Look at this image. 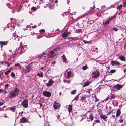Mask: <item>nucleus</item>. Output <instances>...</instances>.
<instances>
[{
  "mask_svg": "<svg viewBox=\"0 0 126 126\" xmlns=\"http://www.w3.org/2000/svg\"><path fill=\"white\" fill-rule=\"evenodd\" d=\"M19 90L17 88H15L14 89L10 92L9 94V98H15L18 96L19 93Z\"/></svg>",
  "mask_w": 126,
  "mask_h": 126,
  "instance_id": "nucleus-1",
  "label": "nucleus"
},
{
  "mask_svg": "<svg viewBox=\"0 0 126 126\" xmlns=\"http://www.w3.org/2000/svg\"><path fill=\"white\" fill-rule=\"evenodd\" d=\"M100 122V121L99 120H95L94 123H93L94 124H95L96 123H99Z\"/></svg>",
  "mask_w": 126,
  "mask_h": 126,
  "instance_id": "nucleus-35",
  "label": "nucleus"
},
{
  "mask_svg": "<svg viewBox=\"0 0 126 126\" xmlns=\"http://www.w3.org/2000/svg\"><path fill=\"white\" fill-rule=\"evenodd\" d=\"M111 64H112V66H114L115 65H118L120 64V63L117 61H111Z\"/></svg>",
  "mask_w": 126,
  "mask_h": 126,
  "instance_id": "nucleus-13",
  "label": "nucleus"
},
{
  "mask_svg": "<svg viewBox=\"0 0 126 126\" xmlns=\"http://www.w3.org/2000/svg\"><path fill=\"white\" fill-rule=\"evenodd\" d=\"M54 83V81L52 79H50L48 81V83L46 84L47 86H50L52 85Z\"/></svg>",
  "mask_w": 126,
  "mask_h": 126,
  "instance_id": "nucleus-9",
  "label": "nucleus"
},
{
  "mask_svg": "<svg viewBox=\"0 0 126 126\" xmlns=\"http://www.w3.org/2000/svg\"><path fill=\"white\" fill-rule=\"evenodd\" d=\"M39 8V6H37L36 7H32L31 9L32 10H33L34 11H36L37 9Z\"/></svg>",
  "mask_w": 126,
  "mask_h": 126,
  "instance_id": "nucleus-24",
  "label": "nucleus"
},
{
  "mask_svg": "<svg viewBox=\"0 0 126 126\" xmlns=\"http://www.w3.org/2000/svg\"><path fill=\"white\" fill-rule=\"evenodd\" d=\"M39 32L40 33L44 32H45V30L43 29H41L39 30Z\"/></svg>",
  "mask_w": 126,
  "mask_h": 126,
  "instance_id": "nucleus-45",
  "label": "nucleus"
},
{
  "mask_svg": "<svg viewBox=\"0 0 126 126\" xmlns=\"http://www.w3.org/2000/svg\"><path fill=\"white\" fill-rule=\"evenodd\" d=\"M91 82H90L89 81H88L85 82L83 84V87H85L86 86H88L91 83Z\"/></svg>",
  "mask_w": 126,
  "mask_h": 126,
  "instance_id": "nucleus-16",
  "label": "nucleus"
},
{
  "mask_svg": "<svg viewBox=\"0 0 126 126\" xmlns=\"http://www.w3.org/2000/svg\"><path fill=\"white\" fill-rule=\"evenodd\" d=\"M94 5L93 7H91L90 8L92 9V10L94 9Z\"/></svg>",
  "mask_w": 126,
  "mask_h": 126,
  "instance_id": "nucleus-61",
  "label": "nucleus"
},
{
  "mask_svg": "<svg viewBox=\"0 0 126 126\" xmlns=\"http://www.w3.org/2000/svg\"><path fill=\"white\" fill-rule=\"evenodd\" d=\"M122 4H120L119 5H118L117 6V8L118 9H120V8H121L122 7Z\"/></svg>",
  "mask_w": 126,
  "mask_h": 126,
  "instance_id": "nucleus-47",
  "label": "nucleus"
},
{
  "mask_svg": "<svg viewBox=\"0 0 126 126\" xmlns=\"http://www.w3.org/2000/svg\"><path fill=\"white\" fill-rule=\"evenodd\" d=\"M2 92H3V93L4 94H6L7 93V92L5 90H3L2 89H0V93H1Z\"/></svg>",
  "mask_w": 126,
  "mask_h": 126,
  "instance_id": "nucleus-30",
  "label": "nucleus"
},
{
  "mask_svg": "<svg viewBox=\"0 0 126 126\" xmlns=\"http://www.w3.org/2000/svg\"><path fill=\"white\" fill-rule=\"evenodd\" d=\"M53 0H49V8L50 9H53L54 8V4L53 3Z\"/></svg>",
  "mask_w": 126,
  "mask_h": 126,
  "instance_id": "nucleus-11",
  "label": "nucleus"
},
{
  "mask_svg": "<svg viewBox=\"0 0 126 126\" xmlns=\"http://www.w3.org/2000/svg\"><path fill=\"white\" fill-rule=\"evenodd\" d=\"M70 38L72 40H76L78 39V37H70Z\"/></svg>",
  "mask_w": 126,
  "mask_h": 126,
  "instance_id": "nucleus-29",
  "label": "nucleus"
},
{
  "mask_svg": "<svg viewBox=\"0 0 126 126\" xmlns=\"http://www.w3.org/2000/svg\"><path fill=\"white\" fill-rule=\"evenodd\" d=\"M115 16H111L110 17L109 16L108 17V19L105 22L103 21V25L104 26H106L109 23V22L113 19L115 17Z\"/></svg>",
  "mask_w": 126,
  "mask_h": 126,
  "instance_id": "nucleus-2",
  "label": "nucleus"
},
{
  "mask_svg": "<svg viewBox=\"0 0 126 126\" xmlns=\"http://www.w3.org/2000/svg\"><path fill=\"white\" fill-rule=\"evenodd\" d=\"M123 85H120L119 84H117L114 86V88L115 89L118 90L122 88Z\"/></svg>",
  "mask_w": 126,
  "mask_h": 126,
  "instance_id": "nucleus-10",
  "label": "nucleus"
},
{
  "mask_svg": "<svg viewBox=\"0 0 126 126\" xmlns=\"http://www.w3.org/2000/svg\"><path fill=\"white\" fill-rule=\"evenodd\" d=\"M11 76L12 77L14 78L15 77V74L12 72L11 73Z\"/></svg>",
  "mask_w": 126,
  "mask_h": 126,
  "instance_id": "nucleus-44",
  "label": "nucleus"
},
{
  "mask_svg": "<svg viewBox=\"0 0 126 126\" xmlns=\"http://www.w3.org/2000/svg\"><path fill=\"white\" fill-rule=\"evenodd\" d=\"M74 14V15H75V13L74 12V13H70V14L71 15H72Z\"/></svg>",
  "mask_w": 126,
  "mask_h": 126,
  "instance_id": "nucleus-62",
  "label": "nucleus"
},
{
  "mask_svg": "<svg viewBox=\"0 0 126 126\" xmlns=\"http://www.w3.org/2000/svg\"><path fill=\"white\" fill-rule=\"evenodd\" d=\"M68 111L70 113L72 111V105H69L68 108Z\"/></svg>",
  "mask_w": 126,
  "mask_h": 126,
  "instance_id": "nucleus-21",
  "label": "nucleus"
},
{
  "mask_svg": "<svg viewBox=\"0 0 126 126\" xmlns=\"http://www.w3.org/2000/svg\"><path fill=\"white\" fill-rule=\"evenodd\" d=\"M99 73L97 70H95L92 72V76L93 78H96L99 76Z\"/></svg>",
  "mask_w": 126,
  "mask_h": 126,
  "instance_id": "nucleus-5",
  "label": "nucleus"
},
{
  "mask_svg": "<svg viewBox=\"0 0 126 126\" xmlns=\"http://www.w3.org/2000/svg\"><path fill=\"white\" fill-rule=\"evenodd\" d=\"M70 32H65L62 34V36L63 38H64L65 37H67L68 34H70Z\"/></svg>",
  "mask_w": 126,
  "mask_h": 126,
  "instance_id": "nucleus-12",
  "label": "nucleus"
},
{
  "mask_svg": "<svg viewBox=\"0 0 126 126\" xmlns=\"http://www.w3.org/2000/svg\"><path fill=\"white\" fill-rule=\"evenodd\" d=\"M114 7V6H113V5H112L111 6H110V7H109V8H108L109 9H110L111 8H112V7Z\"/></svg>",
  "mask_w": 126,
  "mask_h": 126,
  "instance_id": "nucleus-52",
  "label": "nucleus"
},
{
  "mask_svg": "<svg viewBox=\"0 0 126 126\" xmlns=\"http://www.w3.org/2000/svg\"><path fill=\"white\" fill-rule=\"evenodd\" d=\"M56 62L55 61H53V62H51V63L52 64H54Z\"/></svg>",
  "mask_w": 126,
  "mask_h": 126,
  "instance_id": "nucleus-54",
  "label": "nucleus"
},
{
  "mask_svg": "<svg viewBox=\"0 0 126 126\" xmlns=\"http://www.w3.org/2000/svg\"><path fill=\"white\" fill-rule=\"evenodd\" d=\"M71 74L72 72L71 70L67 72V76L68 78H70L71 77Z\"/></svg>",
  "mask_w": 126,
  "mask_h": 126,
  "instance_id": "nucleus-23",
  "label": "nucleus"
},
{
  "mask_svg": "<svg viewBox=\"0 0 126 126\" xmlns=\"http://www.w3.org/2000/svg\"><path fill=\"white\" fill-rule=\"evenodd\" d=\"M10 85V84H6L5 85V88H7L8 89V87Z\"/></svg>",
  "mask_w": 126,
  "mask_h": 126,
  "instance_id": "nucleus-41",
  "label": "nucleus"
},
{
  "mask_svg": "<svg viewBox=\"0 0 126 126\" xmlns=\"http://www.w3.org/2000/svg\"><path fill=\"white\" fill-rule=\"evenodd\" d=\"M112 29L113 30L115 31H117L118 30V29L115 28H112Z\"/></svg>",
  "mask_w": 126,
  "mask_h": 126,
  "instance_id": "nucleus-46",
  "label": "nucleus"
},
{
  "mask_svg": "<svg viewBox=\"0 0 126 126\" xmlns=\"http://www.w3.org/2000/svg\"><path fill=\"white\" fill-rule=\"evenodd\" d=\"M116 72V70L115 69H113L111 70L109 72L110 73H115Z\"/></svg>",
  "mask_w": 126,
  "mask_h": 126,
  "instance_id": "nucleus-34",
  "label": "nucleus"
},
{
  "mask_svg": "<svg viewBox=\"0 0 126 126\" xmlns=\"http://www.w3.org/2000/svg\"><path fill=\"white\" fill-rule=\"evenodd\" d=\"M92 91V89H88L86 91V92L88 93L89 94H90V92Z\"/></svg>",
  "mask_w": 126,
  "mask_h": 126,
  "instance_id": "nucleus-32",
  "label": "nucleus"
},
{
  "mask_svg": "<svg viewBox=\"0 0 126 126\" xmlns=\"http://www.w3.org/2000/svg\"><path fill=\"white\" fill-rule=\"evenodd\" d=\"M46 54V53H45L44 52L43 53V54H42L43 55H45Z\"/></svg>",
  "mask_w": 126,
  "mask_h": 126,
  "instance_id": "nucleus-63",
  "label": "nucleus"
},
{
  "mask_svg": "<svg viewBox=\"0 0 126 126\" xmlns=\"http://www.w3.org/2000/svg\"><path fill=\"white\" fill-rule=\"evenodd\" d=\"M63 81L64 83H69L70 82V81L65 80H63Z\"/></svg>",
  "mask_w": 126,
  "mask_h": 126,
  "instance_id": "nucleus-40",
  "label": "nucleus"
},
{
  "mask_svg": "<svg viewBox=\"0 0 126 126\" xmlns=\"http://www.w3.org/2000/svg\"><path fill=\"white\" fill-rule=\"evenodd\" d=\"M76 32L77 33H80L81 31V29H78L77 30H76Z\"/></svg>",
  "mask_w": 126,
  "mask_h": 126,
  "instance_id": "nucleus-33",
  "label": "nucleus"
},
{
  "mask_svg": "<svg viewBox=\"0 0 126 126\" xmlns=\"http://www.w3.org/2000/svg\"><path fill=\"white\" fill-rule=\"evenodd\" d=\"M62 58L63 59V62L65 63H67V59L66 58L65 56L63 55L62 56Z\"/></svg>",
  "mask_w": 126,
  "mask_h": 126,
  "instance_id": "nucleus-19",
  "label": "nucleus"
},
{
  "mask_svg": "<svg viewBox=\"0 0 126 126\" xmlns=\"http://www.w3.org/2000/svg\"><path fill=\"white\" fill-rule=\"evenodd\" d=\"M58 2V1L57 0H56L54 1V2L55 3H57Z\"/></svg>",
  "mask_w": 126,
  "mask_h": 126,
  "instance_id": "nucleus-64",
  "label": "nucleus"
},
{
  "mask_svg": "<svg viewBox=\"0 0 126 126\" xmlns=\"http://www.w3.org/2000/svg\"><path fill=\"white\" fill-rule=\"evenodd\" d=\"M76 92V90H74L71 91V94H75Z\"/></svg>",
  "mask_w": 126,
  "mask_h": 126,
  "instance_id": "nucleus-36",
  "label": "nucleus"
},
{
  "mask_svg": "<svg viewBox=\"0 0 126 126\" xmlns=\"http://www.w3.org/2000/svg\"><path fill=\"white\" fill-rule=\"evenodd\" d=\"M20 113L21 114L20 115V116H22V114H23V111H21V112H19V114H20Z\"/></svg>",
  "mask_w": 126,
  "mask_h": 126,
  "instance_id": "nucleus-57",
  "label": "nucleus"
},
{
  "mask_svg": "<svg viewBox=\"0 0 126 126\" xmlns=\"http://www.w3.org/2000/svg\"><path fill=\"white\" fill-rule=\"evenodd\" d=\"M79 94H78V95H77L76 97H75L73 100H78L79 98Z\"/></svg>",
  "mask_w": 126,
  "mask_h": 126,
  "instance_id": "nucleus-37",
  "label": "nucleus"
},
{
  "mask_svg": "<svg viewBox=\"0 0 126 126\" xmlns=\"http://www.w3.org/2000/svg\"><path fill=\"white\" fill-rule=\"evenodd\" d=\"M28 100H25L22 101L21 103V105L23 106L25 108H27L28 106Z\"/></svg>",
  "mask_w": 126,
  "mask_h": 126,
  "instance_id": "nucleus-7",
  "label": "nucleus"
},
{
  "mask_svg": "<svg viewBox=\"0 0 126 126\" xmlns=\"http://www.w3.org/2000/svg\"><path fill=\"white\" fill-rule=\"evenodd\" d=\"M15 65L16 66H18L20 68V65L18 63H16L15 64Z\"/></svg>",
  "mask_w": 126,
  "mask_h": 126,
  "instance_id": "nucleus-39",
  "label": "nucleus"
},
{
  "mask_svg": "<svg viewBox=\"0 0 126 126\" xmlns=\"http://www.w3.org/2000/svg\"><path fill=\"white\" fill-rule=\"evenodd\" d=\"M111 112H112V111H109L107 113V115H109L110 114V113H111Z\"/></svg>",
  "mask_w": 126,
  "mask_h": 126,
  "instance_id": "nucleus-56",
  "label": "nucleus"
},
{
  "mask_svg": "<svg viewBox=\"0 0 126 126\" xmlns=\"http://www.w3.org/2000/svg\"><path fill=\"white\" fill-rule=\"evenodd\" d=\"M11 72V70H8L7 71L5 72V75H8L9 73H10Z\"/></svg>",
  "mask_w": 126,
  "mask_h": 126,
  "instance_id": "nucleus-28",
  "label": "nucleus"
},
{
  "mask_svg": "<svg viewBox=\"0 0 126 126\" xmlns=\"http://www.w3.org/2000/svg\"><path fill=\"white\" fill-rule=\"evenodd\" d=\"M25 52V50H22V48L21 49L20 47L18 51L17 52V53H18L19 54H20L24 52Z\"/></svg>",
  "mask_w": 126,
  "mask_h": 126,
  "instance_id": "nucleus-22",
  "label": "nucleus"
},
{
  "mask_svg": "<svg viewBox=\"0 0 126 126\" xmlns=\"http://www.w3.org/2000/svg\"><path fill=\"white\" fill-rule=\"evenodd\" d=\"M82 69L83 70H85L88 68V67L87 66V64L83 66L82 68Z\"/></svg>",
  "mask_w": 126,
  "mask_h": 126,
  "instance_id": "nucleus-25",
  "label": "nucleus"
},
{
  "mask_svg": "<svg viewBox=\"0 0 126 126\" xmlns=\"http://www.w3.org/2000/svg\"><path fill=\"white\" fill-rule=\"evenodd\" d=\"M43 55L42 54L40 56H39V57H38V58L39 59H40L41 58V56H42Z\"/></svg>",
  "mask_w": 126,
  "mask_h": 126,
  "instance_id": "nucleus-60",
  "label": "nucleus"
},
{
  "mask_svg": "<svg viewBox=\"0 0 126 126\" xmlns=\"http://www.w3.org/2000/svg\"><path fill=\"white\" fill-rule=\"evenodd\" d=\"M10 109L13 112H14L15 110V108L14 107L11 108Z\"/></svg>",
  "mask_w": 126,
  "mask_h": 126,
  "instance_id": "nucleus-38",
  "label": "nucleus"
},
{
  "mask_svg": "<svg viewBox=\"0 0 126 126\" xmlns=\"http://www.w3.org/2000/svg\"><path fill=\"white\" fill-rule=\"evenodd\" d=\"M94 97H95V102H97V101H98V99H97V98L95 96H94Z\"/></svg>",
  "mask_w": 126,
  "mask_h": 126,
  "instance_id": "nucleus-51",
  "label": "nucleus"
},
{
  "mask_svg": "<svg viewBox=\"0 0 126 126\" xmlns=\"http://www.w3.org/2000/svg\"><path fill=\"white\" fill-rule=\"evenodd\" d=\"M100 118L103 119L104 120H106L107 118V116L103 114H101L100 115Z\"/></svg>",
  "mask_w": 126,
  "mask_h": 126,
  "instance_id": "nucleus-15",
  "label": "nucleus"
},
{
  "mask_svg": "<svg viewBox=\"0 0 126 126\" xmlns=\"http://www.w3.org/2000/svg\"><path fill=\"white\" fill-rule=\"evenodd\" d=\"M83 42H84L85 44H87V43H89V42H90V41L83 40Z\"/></svg>",
  "mask_w": 126,
  "mask_h": 126,
  "instance_id": "nucleus-42",
  "label": "nucleus"
},
{
  "mask_svg": "<svg viewBox=\"0 0 126 126\" xmlns=\"http://www.w3.org/2000/svg\"><path fill=\"white\" fill-rule=\"evenodd\" d=\"M4 102H0V106L3 105L4 103Z\"/></svg>",
  "mask_w": 126,
  "mask_h": 126,
  "instance_id": "nucleus-50",
  "label": "nucleus"
},
{
  "mask_svg": "<svg viewBox=\"0 0 126 126\" xmlns=\"http://www.w3.org/2000/svg\"><path fill=\"white\" fill-rule=\"evenodd\" d=\"M86 98V97L84 96L81 99H82L83 100L84 99H85Z\"/></svg>",
  "mask_w": 126,
  "mask_h": 126,
  "instance_id": "nucleus-59",
  "label": "nucleus"
},
{
  "mask_svg": "<svg viewBox=\"0 0 126 126\" xmlns=\"http://www.w3.org/2000/svg\"><path fill=\"white\" fill-rule=\"evenodd\" d=\"M119 121L120 123L123 122V121L122 119H120L119 120Z\"/></svg>",
  "mask_w": 126,
  "mask_h": 126,
  "instance_id": "nucleus-53",
  "label": "nucleus"
},
{
  "mask_svg": "<svg viewBox=\"0 0 126 126\" xmlns=\"http://www.w3.org/2000/svg\"><path fill=\"white\" fill-rule=\"evenodd\" d=\"M5 63H6L7 64V66L8 67H9L10 66V63H8V62H5Z\"/></svg>",
  "mask_w": 126,
  "mask_h": 126,
  "instance_id": "nucleus-48",
  "label": "nucleus"
},
{
  "mask_svg": "<svg viewBox=\"0 0 126 126\" xmlns=\"http://www.w3.org/2000/svg\"><path fill=\"white\" fill-rule=\"evenodd\" d=\"M118 58L121 60L123 61H124L125 60V58L124 56H121L119 57Z\"/></svg>",
  "mask_w": 126,
  "mask_h": 126,
  "instance_id": "nucleus-18",
  "label": "nucleus"
},
{
  "mask_svg": "<svg viewBox=\"0 0 126 126\" xmlns=\"http://www.w3.org/2000/svg\"><path fill=\"white\" fill-rule=\"evenodd\" d=\"M42 94L44 96L49 97L51 96V93L50 92L47 91H45L43 92Z\"/></svg>",
  "mask_w": 126,
  "mask_h": 126,
  "instance_id": "nucleus-6",
  "label": "nucleus"
},
{
  "mask_svg": "<svg viewBox=\"0 0 126 126\" xmlns=\"http://www.w3.org/2000/svg\"><path fill=\"white\" fill-rule=\"evenodd\" d=\"M20 47H19L18 48H17V47L16 48V49L15 50V51L16 52H18V51Z\"/></svg>",
  "mask_w": 126,
  "mask_h": 126,
  "instance_id": "nucleus-49",
  "label": "nucleus"
},
{
  "mask_svg": "<svg viewBox=\"0 0 126 126\" xmlns=\"http://www.w3.org/2000/svg\"><path fill=\"white\" fill-rule=\"evenodd\" d=\"M115 96L114 94H112L110 96V99H112L115 98Z\"/></svg>",
  "mask_w": 126,
  "mask_h": 126,
  "instance_id": "nucleus-43",
  "label": "nucleus"
},
{
  "mask_svg": "<svg viewBox=\"0 0 126 126\" xmlns=\"http://www.w3.org/2000/svg\"><path fill=\"white\" fill-rule=\"evenodd\" d=\"M21 49L22 48V50H25V49H24V48L23 46H22L21 47H20Z\"/></svg>",
  "mask_w": 126,
  "mask_h": 126,
  "instance_id": "nucleus-55",
  "label": "nucleus"
},
{
  "mask_svg": "<svg viewBox=\"0 0 126 126\" xmlns=\"http://www.w3.org/2000/svg\"><path fill=\"white\" fill-rule=\"evenodd\" d=\"M89 118L91 120H92L93 119V116L90 114L89 116Z\"/></svg>",
  "mask_w": 126,
  "mask_h": 126,
  "instance_id": "nucleus-31",
  "label": "nucleus"
},
{
  "mask_svg": "<svg viewBox=\"0 0 126 126\" xmlns=\"http://www.w3.org/2000/svg\"><path fill=\"white\" fill-rule=\"evenodd\" d=\"M36 27V25H34V26H32V28H35Z\"/></svg>",
  "mask_w": 126,
  "mask_h": 126,
  "instance_id": "nucleus-58",
  "label": "nucleus"
},
{
  "mask_svg": "<svg viewBox=\"0 0 126 126\" xmlns=\"http://www.w3.org/2000/svg\"><path fill=\"white\" fill-rule=\"evenodd\" d=\"M8 42V41H0V45H3L5 46L6 45H7Z\"/></svg>",
  "mask_w": 126,
  "mask_h": 126,
  "instance_id": "nucleus-20",
  "label": "nucleus"
},
{
  "mask_svg": "<svg viewBox=\"0 0 126 126\" xmlns=\"http://www.w3.org/2000/svg\"><path fill=\"white\" fill-rule=\"evenodd\" d=\"M61 105L59 103L54 102L53 105V107L54 109L59 108L60 107Z\"/></svg>",
  "mask_w": 126,
  "mask_h": 126,
  "instance_id": "nucleus-8",
  "label": "nucleus"
},
{
  "mask_svg": "<svg viewBox=\"0 0 126 126\" xmlns=\"http://www.w3.org/2000/svg\"><path fill=\"white\" fill-rule=\"evenodd\" d=\"M57 49L56 48H54L48 54V57L51 58L57 55Z\"/></svg>",
  "mask_w": 126,
  "mask_h": 126,
  "instance_id": "nucleus-3",
  "label": "nucleus"
},
{
  "mask_svg": "<svg viewBox=\"0 0 126 126\" xmlns=\"http://www.w3.org/2000/svg\"><path fill=\"white\" fill-rule=\"evenodd\" d=\"M37 76H39L40 77H43V73L41 72H40V73H38L37 74Z\"/></svg>",
  "mask_w": 126,
  "mask_h": 126,
  "instance_id": "nucleus-26",
  "label": "nucleus"
},
{
  "mask_svg": "<svg viewBox=\"0 0 126 126\" xmlns=\"http://www.w3.org/2000/svg\"><path fill=\"white\" fill-rule=\"evenodd\" d=\"M27 121V118L24 117H22L20 120V123H25Z\"/></svg>",
  "mask_w": 126,
  "mask_h": 126,
  "instance_id": "nucleus-14",
  "label": "nucleus"
},
{
  "mask_svg": "<svg viewBox=\"0 0 126 126\" xmlns=\"http://www.w3.org/2000/svg\"><path fill=\"white\" fill-rule=\"evenodd\" d=\"M30 65L26 66L23 68V71L25 73L29 72L31 70V68L30 66Z\"/></svg>",
  "mask_w": 126,
  "mask_h": 126,
  "instance_id": "nucleus-4",
  "label": "nucleus"
},
{
  "mask_svg": "<svg viewBox=\"0 0 126 126\" xmlns=\"http://www.w3.org/2000/svg\"><path fill=\"white\" fill-rule=\"evenodd\" d=\"M14 39L18 41L19 40L20 37L17 36V35H16L14 36Z\"/></svg>",
  "mask_w": 126,
  "mask_h": 126,
  "instance_id": "nucleus-27",
  "label": "nucleus"
},
{
  "mask_svg": "<svg viewBox=\"0 0 126 126\" xmlns=\"http://www.w3.org/2000/svg\"><path fill=\"white\" fill-rule=\"evenodd\" d=\"M121 112L120 110L119 109H118L116 111V117H118L121 114Z\"/></svg>",
  "mask_w": 126,
  "mask_h": 126,
  "instance_id": "nucleus-17",
  "label": "nucleus"
}]
</instances>
